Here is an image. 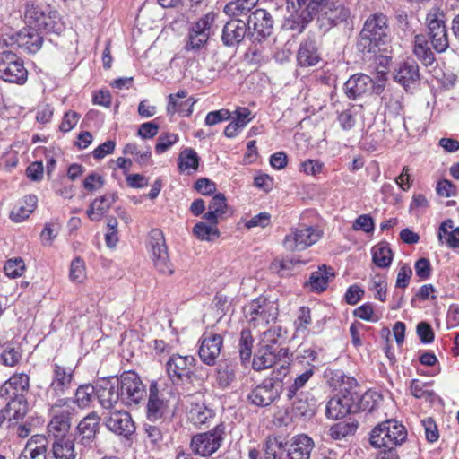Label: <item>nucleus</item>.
Returning <instances> with one entry per match:
<instances>
[{"instance_id":"37","label":"nucleus","mask_w":459,"mask_h":459,"mask_svg":"<svg viewBox=\"0 0 459 459\" xmlns=\"http://www.w3.org/2000/svg\"><path fill=\"white\" fill-rule=\"evenodd\" d=\"M438 240L441 244L446 243L450 248L459 247V227H454V221L447 219L438 228Z\"/></svg>"},{"instance_id":"61","label":"nucleus","mask_w":459,"mask_h":459,"mask_svg":"<svg viewBox=\"0 0 459 459\" xmlns=\"http://www.w3.org/2000/svg\"><path fill=\"white\" fill-rule=\"evenodd\" d=\"M355 429L356 428L353 425L339 422L331 427L329 434L333 439L341 440L352 434Z\"/></svg>"},{"instance_id":"20","label":"nucleus","mask_w":459,"mask_h":459,"mask_svg":"<svg viewBox=\"0 0 459 459\" xmlns=\"http://www.w3.org/2000/svg\"><path fill=\"white\" fill-rule=\"evenodd\" d=\"M29 385L30 379L26 374H14L1 385L0 397L9 400L23 398Z\"/></svg>"},{"instance_id":"11","label":"nucleus","mask_w":459,"mask_h":459,"mask_svg":"<svg viewBox=\"0 0 459 459\" xmlns=\"http://www.w3.org/2000/svg\"><path fill=\"white\" fill-rule=\"evenodd\" d=\"M28 72L23 61L12 51L0 52V78L5 82L22 84L27 81Z\"/></svg>"},{"instance_id":"6","label":"nucleus","mask_w":459,"mask_h":459,"mask_svg":"<svg viewBox=\"0 0 459 459\" xmlns=\"http://www.w3.org/2000/svg\"><path fill=\"white\" fill-rule=\"evenodd\" d=\"M426 24L432 47L438 53L445 52L449 47L445 13L438 7L431 8L426 16Z\"/></svg>"},{"instance_id":"59","label":"nucleus","mask_w":459,"mask_h":459,"mask_svg":"<svg viewBox=\"0 0 459 459\" xmlns=\"http://www.w3.org/2000/svg\"><path fill=\"white\" fill-rule=\"evenodd\" d=\"M370 290L375 292V299L385 301L386 299V281L383 275L377 274L371 280Z\"/></svg>"},{"instance_id":"18","label":"nucleus","mask_w":459,"mask_h":459,"mask_svg":"<svg viewBox=\"0 0 459 459\" xmlns=\"http://www.w3.org/2000/svg\"><path fill=\"white\" fill-rule=\"evenodd\" d=\"M350 14L349 8L343 4L332 3L323 13H319V27L326 30L346 22Z\"/></svg>"},{"instance_id":"2","label":"nucleus","mask_w":459,"mask_h":459,"mask_svg":"<svg viewBox=\"0 0 459 459\" xmlns=\"http://www.w3.org/2000/svg\"><path fill=\"white\" fill-rule=\"evenodd\" d=\"M24 19L27 28H33L39 31L59 34L64 29L58 13L48 4H28Z\"/></svg>"},{"instance_id":"28","label":"nucleus","mask_w":459,"mask_h":459,"mask_svg":"<svg viewBox=\"0 0 459 459\" xmlns=\"http://www.w3.org/2000/svg\"><path fill=\"white\" fill-rule=\"evenodd\" d=\"M100 417L96 411L90 412L79 422L77 429L84 446H91L94 442L100 429Z\"/></svg>"},{"instance_id":"64","label":"nucleus","mask_w":459,"mask_h":459,"mask_svg":"<svg viewBox=\"0 0 459 459\" xmlns=\"http://www.w3.org/2000/svg\"><path fill=\"white\" fill-rule=\"evenodd\" d=\"M232 115L233 122L238 127L241 128V130L253 119L251 111L246 107L237 108Z\"/></svg>"},{"instance_id":"5","label":"nucleus","mask_w":459,"mask_h":459,"mask_svg":"<svg viewBox=\"0 0 459 459\" xmlns=\"http://www.w3.org/2000/svg\"><path fill=\"white\" fill-rule=\"evenodd\" d=\"M407 437L403 425L396 420H385L376 426L370 434V444L377 448L393 449L402 445Z\"/></svg>"},{"instance_id":"58","label":"nucleus","mask_w":459,"mask_h":459,"mask_svg":"<svg viewBox=\"0 0 459 459\" xmlns=\"http://www.w3.org/2000/svg\"><path fill=\"white\" fill-rule=\"evenodd\" d=\"M25 270V264L22 258H13L6 261L4 271L10 278H17L22 276Z\"/></svg>"},{"instance_id":"24","label":"nucleus","mask_w":459,"mask_h":459,"mask_svg":"<svg viewBox=\"0 0 459 459\" xmlns=\"http://www.w3.org/2000/svg\"><path fill=\"white\" fill-rule=\"evenodd\" d=\"M321 61L318 45L315 39H307L301 41L298 53L297 63L301 67L316 65Z\"/></svg>"},{"instance_id":"52","label":"nucleus","mask_w":459,"mask_h":459,"mask_svg":"<svg viewBox=\"0 0 459 459\" xmlns=\"http://www.w3.org/2000/svg\"><path fill=\"white\" fill-rule=\"evenodd\" d=\"M263 459H285V447L277 437H268Z\"/></svg>"},{"instance_id":"26","label":"nucleus","mask_w":459,"mask_h":459,"mask_svg":"<svg viewBox=\"0 0 459 459\" xmlns=\"http://www.w3.org/2000/svg\"><path fill=\"white\" fill-rule=\"evenodd\" d=\"M374 86L372 79L364 74H354L344 84V91L349 99L357 98L369 92Z\"/></svg>"},{"instance_id":"43","label":"nucleus","mask_w":459,"mask_h":459,"mask_svg":"<svg viewBox=\"0 0 459 459\" xmlns=\"http://www.w3.org/2000/svg\"><path fill=\"white\" fill-rule=\"evenodd\" d=\"M209 211L204 215V218L212 224H217L227 209L226 197L223 194L215 195L209 204Z\"/></svg>"},{"instance_id":"3","label":"nucleus","mask_w":459,"mask_h":459,"mask_svg":"<svg viewBox=\"0 0 459 459\" xmlns=\"http://www.w3.org/2000/svg\"><path fill=\"white\" fill-rule=\"evenodd\" d=\"M247 321L254 327H263L274 322L279 316L278 299L274 295L260 296L244 308Z\"/></svg>"},{"instance_id":"4","label":"nucleus","mask_w":459,"mask_h":459,"mask_svg":"<svg viewBox=\"0 0 459 459\" xmlns=\"http://www.w3.org/2000/svg\"><path fill=\"white\" fill-rule=\"evenodd\" d=\"M195 359L192 356L172 355L166 363L167 373L174 384H192L194 391L200 393L204 387V380L193 371Z\"/></svg>"},{"instance_id":"14","label":"nucleus","mask_w":459,"mask_h":459,"mask_svg":"<svg viewBox=\"0 0 459 459\" xmlns=\"http://www.w3.org/2000/svg\"><path fill=\"white\" fill-rule=\"evenodd\" d=\"M282 388L280 379L270 377L253 388L247 395L248 402L258 407H265L279 399Z\"/></svg>"},{"instance_id":"40","label":"nucleus","mask_w":459,"mask_h":459,"mask_svg":"<svg viewBox=\"0 0 459 459\" xmlns=\"http://www.w3.org/2000/svg\"><path fill=\"white\" fill-rule=\"evenodd\" d=\"M277 361V355L273 347L261 346L253 359L252 367L255 371H262L273 367Z\"/></svg>"},{"instance_id":"38","label":"nucleus","mask_w":459,"mask_h":459,"mask_svg":"<svg viewBox=\"0 0 459 459\" xmlns=\"http://www.w3.org/2000/svg\"><path fill=\"white\" fill-rule=\"evenodd\" d=\"M333 277H334L333 269L331 267L322 265L317 271H315L310 274L307 285L309 286L312 290L323 291L327 288L328 282Z\"/></svg>"},{"instance_id":"9","label":"nucleus","mask_w":459,"mask_h":459,"mask_svg":"<svg viewBox=\"0 0 459 459\" xmlns=\"http://www.w3.org/2000/svg\"><path fill=\"white\" fill-rule=\"evenodd\" d=\"M120 400L126 405L138 404L146 395V389L139 376L133 371L124 372L115 378Z\"/></svg>"},{"instance_id":"55","label":"nucleus","mask_w":459,"mask_h":459,"mask_svg":"<svg viewBox=\"0 0 459 459\" xmlns=\"http://www.w3.org/2000/svg\"><path fill=\"white\" fill-rule=\"evenodd\" d=\"M187 96V91L186 90L178 91L176 94L169 95V104L167 107V113L169 116L172 117L176 113H183L184 107L187 105L188 100L186 101H179L178 99H185Z\"/></svg>"},{"instance_id":"22","label":"nucleus","mask_w":459,"mask_h":459,"mask_svg":"<svg viewBox=\"0 0 459 459\" xmlns=\"http://www.w3.org/2000/svg\"><path fill=\"white\" fill-rule=\"evenodd\" d=\"M354 406V398L349 394H337L331 398L325 409V415L332 420H338L350 413Z\"/></svg>"},{"instance_id":"50","label":"nucleus","mask_w":459,"mask_h":459,"mask_svg":"<svg viewBox=\"0 0 459 459\" xmlns=\"http://www.w3.org/2000/svg\"><path fill=\"white\" fill-rule=\"evenodd\" d=\"M281 2L286 4V10L290 13L288 20L293 23L290 29L299 30V14L309 0H281Z\"/></svg>"},{"instance_id":"16","label":"nucleus","mask_w":459,"mask_h":459,"mask_svg":"<svg viewBox=\"0 0 459 459\" xmlns=\"http://www.w3.org/2000/svg\"><path fill=\"white\" fill-rule=\"evenodd\" d=\"M104 424L109 431L117 436L128 437L135 429L131 415L124 410L107 412L104 416Z\"/></svg>"},{"instance_id":"36","label":"nucleus","mask_w":459,"mask_h":459,"mask_svg":"<svg viewBox=\"0 0 459 459\" xmlns=\"http://www.w3.org/2000/svg\"><path fill=\"white\" fill-rule=\"evenodd\" d=\"M292 400L291 412L295 417L307 420L314 416L315 403L309 400L307 394H297Z\"/></svg>"},{"instance_id":"42","label":"nucleus","mask_w":459,"mask_h":459,"mask_svg":"<svg viewBox=\"0 0 459 459\" xmlns=\"http://www.w3.org/2000/svg\"><path fill=\"white\" fill-rule=\"evenodd\" d=\"M413 53L425 66L432 65L436 60L426 37L421 34L414 37Z\"/></svg>"},{"instance_id":"12","label":"nucleus","mask_w":459,"mask_h":459,"mask_svg":"<svg viewBox=\"0 0 459 459\" xmlns=\"http://www.w3.org/2000/svg\"><path fill=\"white\" fill-rule=\"evenodd\" d=\"M322 230L316 227L300 226L293 228L283 239V247L289 251H302L316 243L322 237Z\"/></svg>"},{"instance_id":"13","label":"nucleus","mask_w":459,"mask_h":459,"mask_svg":"<svg viewBox=\"0 0 459 459\" xmlns=\"http://www.w3.org/2000/svg\"><path fill=\"white\" fill-rule=\"evenodd\" d=\"M223 434L224 427L220 424L210 431L195 435L190 444L192 451L203 457L212 455L221 447Z\"/></svg>"},{"instance_id":"53","label":"nucleus","mask_w":459,"mask_h":459,"mask_svg":"<svg viewBox=\"0 0 459 459\" xmlns=\"http://www.w3.org/2000/svg\"><path fill=\"white\" fill-rule=\"evenodd\" d=\"M429 384L419 379L411 381L410 392L417 399H423L428 402L433 401L434 391L429 389Z\"/></svg>"},{"instance_id":"31","label":"nucleus","mask_w":459,"mask_h":459,"mask_svg":"<svg viewBox=\"0 0 459 459\" xmlns=\"http://www.w3.org/2000/svg\"><path fill=\"white\" fill-rule=\"evenodd\" d=\"M117 199V194L113 192L95 198L87 210L89 219L92 221H100Z\"/></svg>"},{"instance_id":"39","label":"nucleus","mask_w":459,"mask_h":459,"mask_svg":"<svg viewBox=\"0 0 459 459\" xmlns=\"http://www.w3.org/2000/svg\"><path fill=\"white\" fill-rule=\"evenodd\" d=\"M55 459H75L74 443L68 437L56 438L51 449Z\"/></svg>"},{"instance_id":"21","label":"nucleus","mask_w":459,"mask_h":459,"mask_svg":"<svg viewBox=\"0 0 459 459\" xmlns=\"http://www.w3.org/2000/svg\"><path fill=\"white\" fill-rule=\"evenodd\" d=\"M395 82L400 83L407 91L416 86L420 81V72L417 63L408 60L400 64L394 72Z\"/></svg>"},{"instance_id":"48","label":"nucleus","mask_w":459,"mask_h":459,"mask_svg":"<svg viewBox=\"0 0 459 459\" xmlns=\"http://www.w3.org/2000/svg\"><path fill=\"white\" fill-rule=\"evenodd\" d=\"M315 372V366L310 365L303 373L299 374L293 383L287 388L286 397L289 401H292L296 397L299 390L305 386Z\"/></svg>"},{"instance_id":"33","label":"nucleus","mask_w":459,"mask_h":459,"mask_svg":"<svg viewBox=\"0 0 459 459\" xmlns=\"http://www.w3.org/2000/svg\"><path fill=\"white\" fill-rule=\"evenodd\" d=\"M331 4V0H309L299 14V32L303 31L314 15L323 13Z\"/></svg>"},{"instance_id":"51","label":"nucleus","mask_w":459,"mask_h":459,"mask_svg":"<svg viewBox=\"0 0 459 459\" xmlns=\"http://www.w3.org/2000/svg\"><path fill=\"white\" fill-rule=\"evenodd\" d=\"M198 222L195 225L193 231L194 234L201 240L205 241H212L215 238H219L220 231L216 227L217 224H212L209 222Z\"/></svg>"},{"instance_id":"7","label":"nucleus","mask_w":459,"mask_h":459,"mask_svg":"<svg viewBox=\"0 0 459 459\" xmlns=\"http://www.w3.org/2000/svg\"><path fill=\"white\" fill-rule=\"evenodd\" d=\"M215 18L216 14L211 12L191 25L184 47L186 51L196 53L206 46Z\"/></svg>"},{"instance_id":"56","label":"nucleus","mask_w":459,"mask_h":459,"mask_svg":"<svg viewBox=\"0 0 459 459\" xmlns=\"http://www.w3.org/2000/svg\"><path fill=\"white\" fill-rule=\"evenodd\" d=\"M253 337L249 330H242L239 339V356L243 363L248 361L252 355Z\"/></svg>"},{"instance_id":"19","label":"nucleus","mask_w":459,"mask_h":459,"mask_svg":"<svg viewBox=\"0 0 459 459\" xmlns=\"http://www.w3.org/2000/svg\"><path fill=\"white\" fill-rule=\"evenodd\" d=\"M222 344L223 338L221 334L210 333L205 335L198 351L201 360L206 365H214L221 353Z\"/></svg>"},{"instance_id":"63","label":"nucleus","mask_w":459,"mask_h":459,"mask_svg":"<svg viewBox=\"0 0 459 459\" xmlns=\"http://www.w3.org/2000/svg\"><path fill=\"white\" fill-rule=\"evenodd\" d=\"M282 336V329L280 326H273L263 332L261 342L263 347H273Z\"/></svg>"},{"instance_id":"47","label":"nucleus","mask_w":459,"mask_h":459,"mask_svg":"<svg viewBox=\"0 0 459 459\" xmlns=\"http://www.w3.org/2000/svg\"><path fill=\"white\" fill-rule=\"evenodd\" d=\"M97 388L91 384L80 385L74 394V403L81 409L90 407L93 401V397L96 395Z\"/></svg>"},{"instance_id":"29","label":"nucleus","mask_w":459,"mask_h":459,"mask_svg":"<svg viewBox=\"0 0 459 459\" xmlns=\"http://www.w3.org/2000/svg\"><path fill=\"white\" fill-rule=\"evenodd\" d=\"M14 41L19 48L29 53L38 52L42 46L43 37L40 31L33 28H24L14 36Z\"/></svg>"},{"instance_id":"41","label":"nucleus","mask_w":459,"mask_h":459,"mask_svg":"<svg viewBox=\"0 0 459 459\" xmlns=\"http://www.w3.org/2000/svg\"><path fill=\"white\" fill-rule=\"evenodd\" d=\"M237 365L231 361H222L216 368V381L220 388H228L236 379Z\"/></svg>"},{"instance_id":"46","label":"nucleus","mask_w":459,"mask_h":459,"mask_svg":"<svg viewBox=\"0 0 459 459\" xmlns=\"http://www.w3.org/2000/svg\"><path fill=\"white\" fill-rule=\"evenodd\" d=\"M258 0H235L228 3L224 7L227 15L235 17L247 15L257 4Z\"/></svg>"},{"instance_id":"17","label":"nucleus","mask_w":459,"mask_h":459,"mask_svg":"<svg viewBox=\"0 0 459 459\" xmlns=\"http://www.w3.org/2000/svg\"><path fill=\"white\" fill-rule=\"evenodd\" d=\"M273 21L271 14L264 9H256L248 17L247 25L249 30H253L252 37L261 41L273 32Z\"/></svg>"},{"instance_id":"30","label":"nucleus","mask_w":459,"mask_h":459,"mask_svg":"<svg viewBox=\"0 0 459 459\" xmlns=\"http://www.w3.org/2000/svg\"><path fill=\"white\" fill-rule=\"evenodd\" d=\"M96 396L100 406L106 410H111L120 400L117 384L113 380L104 381L97 387Z\"/></svg>"},{"instance_id":"34","label":"nucleus","mask_w":459,"mask_h":459,"mask_svg":"<svg viewBox=\"0 0 459 459\" xmlns=\"http://www.w3.org/2000/svg\"><path fill=\"white\" fill-rule=\"evenodd\" d=\"M189 420L195 426H204L213 420L215 412L204 403H191L187 412Z\"/></svg>"},{"instance_id":"49","label":"nucleus","mask_w":459,"mask_h":459,"mask_svg":"<svg viewBox=\"0 0 459 459\" xmlns=\"http://www.w3.org/2000/svg\"><path fill=\"white\" fill-rule=\"evenodd\" d=\"M199 166L197 152L192 148L184 149L178 156V169L181 171L196 170Z\"/></svg>"},{"instance_id":"60","label":"nucleus","mask_w":459,"mask_h":459,"mask_svg":"<svg viewBox=\"0 0 459 459\" xmlns=\"http://www.w3.org/2000/svg\"><path fill=\"white\" fill-rule=\"evenodd\" d=\"M86 276L84 262L79 258H74L70 266L69 278L72 281L82 282Z\"/></svg>"},{"instance_id":"23","label":"nucleus","mask_w":459,"mask_h":459,"mask_svg":"<svg viewBox=\"0 0 459 459\" xmlns=\"http://www.w3.org/2000/svg\"><path fill=\"white\" fill-rule=\"evenodd\" d=\"M247 22L240 19L228 22L221 34V41L226 47H236L243 41L247 30Z\"/></svg>"},{"instance_id":"35","label":"nucleus","mask_w":459,"mask_h":459,"mask_svg":"<svg viewBox=\"0 0 459 459\" xmlns=\"http://www.w3.org/2000/svg\"><path fill=\"white\" fill-rule=\"evenodd\" d=\"M38 198L34 195H29L15 205L10 213V218L14 222H22L28 219L37 206Z\"/></svg>"},{"instance_id":"25","label":"nucleus","mask_w":459,"mask_h":459,"mask_svg":"<svg viewBox=\"0 0 459 459\" xmlns=\"http://www.w3.org/2000/svg\"><path fill=\"white\" fill-rule=\"evenodd\" d=\"M314 447L313 440L306 435H299L292 438L285 448V459H309Z\"/></svg>"},{"instance_id":"15","label":"nucleus","mask_w":459,"mask_h":459,"mask_svg":"<svg viewBox=\"0 0 459 459\" xmlns=\"http://www.w3.org/2000/svg\"><path fill=\"white\" fill-rule=\"evenodd\" d=\"M74 370L56 362L52 365V377L46 391V398L49 402L61 398L71 387Z\"/></svg>"},{"instance_id":"44","label":"nucleus","mask_w":459,"mask_h":459,"mask_svg":"<svg viewBox=\"0 0 459 459\" xmlns=\"http://www.w3.org/2000/svg\"><path fill=\"white\" fill-rule=\"evenodd\" d=\"M6 419L13 423H18L22 420L28 411V404L24 398H16L10 400L4 410Z\"/></svg>"},{"instance_id":"62","label":"nucleus","mask_w":459,"mask_h":459,"mask_svg":"<svg viewBox=\"0 0 459 459\" xmlns=\"http://www.w3.org/2000/svg\"><path fill=\"white\" fill-rule=\"evenodd\" d=\"M178 141V136L176 134L172 133H165L161 134L157 141L155 151L157 153L160 154L165 152L169 148H170L174 143Z\"/></svg>"},{"instance_id":"32","label":"nucleus","mask_w":459,"mask_h":459,"mask_svg":"<svg viewBox=\"0 0 459 459\" xmlns=\"http://www.w3.org/2000/svg\"><path fill=\"white\" fill-rule=\"evenodd\" d=\"M167 410L166 403L159 397L156 383L150 385V395L147 403V418L151 421H156L163 417Z\"/></svg>"},{"instance_id":"10","label":"nucleus","mask_w":459,"mask_h":459,"mask_svg":"<svg viewBox=\"0 0 459 459\" xmlns=\"http://www.w3.org/2000/svg\"><path fill=\"white\" fill-rule=\"evenodd\" d=\"M148 247L154 267L162 274L173 273V265L169 259L168 248L162 231L153 229L149 233Z\"/></svg>"},{"instance_id":"57","label":"nucleus","mask_w":459,"mask_h":459,"mask_svg":"<svg viewBox=\"0 0 459 459\" xmlns=\"http://www.w3.org/2000/svg\"><path fill=\"white\" fill-rule=\"evenodd\" d=\"M22 359V351L20 347L7 345L1 353V360L4 365L8 367L16 366Z\"/></svg>"},{"instance_id":"45","label":"nucleus","mask_w":459,"mask_h":459,"mask_svg":"<svg viewBox=\"0 0 459 459\" xmlns=\"http://www.w3.org/2000/svg\"><path fill=\"white\" fill-rule=\"evenodd\" d=\"M372 260L377 267L390 266L393 261V253L387 242H380L372 247Z\"/></svg>"},{"instance_id":"8","label":"nucleus","mask_w":459,"mask_h":459,"mask_svg":"<svg viewBox=\"0 0 459 459\" xmlns=\"http://www.w3.org/2000/svg\"><path fill=\"white\" fill-rule=\"evenodd\" d=\"M69 398H58L49 407L51 420L48 425L49 435L56 438L66 437L71 427V407Z\"/></svg>"},{"instance_id":"27","label":"nucleus","mask_w":459,"mask_h":459,"mask_svg":"<svg viewBox=\"0 0 459 459\" xmlns=\"http://www.w3.org/2000/svg\"><path fill=\"white\" fill-rule=\"evenodd\" d=\"M48 441L43 435H34L26 443L17 459H47Z\"/></svg>"},{"instance_id":"54","label":"nucleus","mask_w":459,"mask_h":459,"mask_svg":"<svg viewBox=\"0 0 459 459\" xmlns=\"http://www.w3.org/2000/svg\"><path fill=\"white\" fill-rule=\"evenodd\" d=\"M385 109L393 115H399L403 109V95L400 91H388L384 97Z\"/></svg>"},{"instance_id":"1","label":"nucleus","mask_w":459,"mask_h":459,"mask_svg":"<svg viewBox=\"0 0 459 459\" xmlns=\"http://www.w3.org/2000/svg\"><path fill=\"white\" fill-rule=\"evenodd\" d=\"M388 32V19L385 14L376 13L370 15L359 35L357 49L362 53H376L386 42Z\"/></svg>"}]
</instances>
